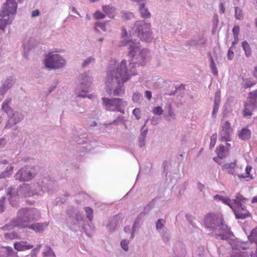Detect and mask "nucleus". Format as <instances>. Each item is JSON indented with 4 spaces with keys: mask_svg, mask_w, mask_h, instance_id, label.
I'll list each match as a JSON object with an SVG mask.
<instances>
[{
    "mask_svg": "<svg viewBox=\"0 0 257 257\" xmlns=\"http://www.w3.org/2000/svg\"><path fill=\"white\" fill-rule=\"evenodd\" d=\"M122 14V18L124 20H130L134 17V14L131 12L123 11Z\"/></svg>",
    "mask_w": 257,
    "mask_h": 257,
    "instance_id": "obj_47",
    "label": "nucleus"
},
{
    "mask_svg": "<svg viewBox=\"0 0 257 257\" xmlns=\"http://www.w3.org/2000/svg\"><path fill=\"white\" fill-rule=\"evenodd\" d=\"M80 89L81 90V92L79 93L78 96L82 98L87 97V93L88 92L89 88L80 87Z\"/></svg>",
    "mask_w": 257,
    "mask_h": 257,
    "instance_id": "obj_46",
    "label": "nucleus"
},
{
    "mask_svg": "<svg viewBox=\"0 0 257 257\" xmlns=\"http://www.w3.org/2000/svg\"><path fill=\"white\" fill-rule=\"evenodd\" d=\"M45 67L50 69H59L65 65V59L59 54L50 53L45 59Z\"/></svg>",
    "mask_w": 257,
    "mask_h": 257,
    "instance_id": "obj_9",
    "label": "nucleus"
},
{
    "mask_svg": "<svg viewBox=\"0 0 257 257\" xmlns=\"http://www.w3.org/2000/svg\"><path fill=\"white\" fill-rule=\"evenodd\" d=\"M92 80L91 77L89 75V72L81 74L79 76V87L89 88L92 83Z\"/></svg>",
    "mask_w": 257,
    "mask_h": 257,
    "instance_id": "obj_16",
    "label": "nucleus"
},
{
    "mask_svg": "<svg viewBox=\"0 0 257 257\" xmlns=\"http://www.w3.org/2000/svg\"><path fill=\"white\" fill-rule=\"evenodd\" d=\"M244 106H245L246 108H247L248 109H250L252 111H253L254 110H255L257 107V106L248 103L247 102H246L244 104Z\"/></svg>",
    "mask_w": 257,
    "mask_h": 257,
    "instance_id": "obj_63",
    "label": "nucleus"
},
{
    "mask_svg": "<svg viewBox=\"0 0 257 257\" xmlns=\"http://www.w3.org/2000/svg\"><path fill=\"white\" fill-rule=\"evenodd\" d=\"M15 80L13 76H9L2 83V86L0 87V101L4 98L5 94L10 89Z\"/></svg>",
    "mask_w": 257,
    "mask_h": 257,
    "instance_id": "obj_13",
    "label": "nucleus"
},
{
    "mask_svg": "<svg viewBox=\"0 0 257 257\" xmlns=\"http://www.w3.org/2000/svg\"><path fill=\"white\" fill-rule=\"evenodd\" d=\"M17 9L16 0H7L0 12V29L5 31L6 26L13 21Z\"/></svg>",
    "mask_w": 257,
    "mask_h": 257,
    "instance_id": "obj_3",
    "label": "nucleus"
},
{
    "mask_svg": "<svg viewBox=\"0 0 257 257\" xmlns=\"http://www.w3.org/2000/svg\"><path fill=\"white\" fill-rule=\"evenodd\" d=\"M247 103L257 106V99L250 97V96L248 95Z\"/></svg>",
    "mask_w": 257,
    "mask_h": 257,
    "instance_id": "obj_57",
    "label": "nucleus"
},
{
    "mask_svg": "<svg viewBox=\"0 0 257 257\" xmlns=\"http://www.w3.org/2000/svg\"><path fill=\"white\" fill-rule=\"evenodd\" d=\"M243 17L242 11L238 7L235 8V17L236 19L240 20Z\"/></svg>",
    "mask_w": 257,
    "mask_h": 257,
    "instance_id": "obj_45",
    "label": "nucleus"
},
{
    "mask_svg": "<svg viewBox=\"0 0 257 257\" xmlns=\"http://www.w3.org/2000/svg\"><path fill=\"white\" fill-rule=\"evenodd\" d=\"M6 248L8 257H17V252L14 251L11 247L7 246Z\"/></svg>",
    "mask_w": 257,
    "mask_h": 257,
    "instance_id": "obj_40",
    "label": "nucleus"
},
{
    "mask_svg": "<svg viewBox=\"0 0 257 257\" xmlns=\"http://www.w3.org/2000/svg\"><path fill=\"white\" fill-rule=\"evenodd\" d=\"M163 110L161 106L155 107L153 109V113L158 115H161L163 113Z\"/></svg>",
    "mask_w": 257,
    "mask_h": 257,
    "instance_id": "obj_51",
    "label": "nucleus"
},
{
    "mask_svg": "<svg viewBox=\"0 0 257 257\" xmlns=\"http://www.w3.org/2000/svg\"><path fill=\"white\" fill-rule=\"evenodd\" d=\"M238 137L242 140H248L251 137V132L247 128H242L239 132Z\"/></svg>",
    "mask_w": 257,
    "mask_h": 257,
    "instance_id": "obj_23",
    "label": "nucleus"
},
{
    "mask_svg": "<svg viewBox=\"0 0 257 257\" xmlns=\"http://www.w3.org/2000/svg\"><path fill=\"white\" fill-rule=\"evenodd\" d=\"M166 221L163 219H159L156 223V228L157 230L160 232L161 229H163L164 228V225Z\"/></svg>",
    "mask_w": 257,
    "mask_h": 257,
    "instance_id": "obj_36",
    "label": "nucleus"
},
{
    "mask_svg": "<svg viewBox=\"0 0 257 257\" xmlns=\"http://www.w3.org/2000/svg\"><path fill=\"white\" fill-rule=\"evenodd\" d=\"M121 44L129 49L128 56L131 60L128 68L126 67V61L122 60L115 69L107 73L105 81L107 93L118 96L124 94V83L129 80L131 75L136 74L135 65H144L148 54L147 49H141L140 43L136 40H123Z\"/></svg>",
    "mask_w": 257,
    "mask_h": 257,
    "instance_id": "obj_1",
    "label": "nucleus"
},
{
    "mask_svg": "<svg viewBox=\"0 0 257 257\" xmlns=\"http://www.w3.org/2000/svg\"><path fill=\"white\" fill-rule=\"evenodd\" d=\"M97 27L100 28L101 30H102L104 31H106V27L105 23H103L102 22H97L95 24V29L96 31H98Z\"/></svg>",
    "mask_w": 257,
    "mask_h": 257,
    "instance_id": "obj_52",
    "label": "nucleus"
},
{
    "mask_svg": "<svg viewBox=\"0 0 257 257\" xmlns=\"http://www.w3.org/2000/svg\"><path fill=\"white\" fill-rule=\"evenodd\" d=\"M94 61V59L92 57H89L86 59L83 63H82L81 66L84 68L87 66L89 64H90L91 62H93Z\"/></svg>",
    "mask_w": 257,
    "mask_h": 257,
    "instance_id": "obj_48",
    "label": "nucleus"
},
{
    "mask_svg": "<svg viewBox=\"0 0 257 257\" xmlns=\"http://www.w3.org/2000/svg\"><path fill=\"white\" fill-rule=\"evenodd\" d=\"M49 223L47 222H37L30 223L28 226H25L26 229H32L36 233H42L48 226Z\"/></svg>",
    "mask_w": 257,
    "mask_h": 257,
    "instance_id": "obj_15",
    "label": "nucleus"
},
{
    "mask_svg": "<svg viewBox=\"0 0 257 257\" xmlns=\"http://www.w3.org/2000/svg\"><path fill=\"white\" fill-rule=\"evenodd\" d=\"M247 200V199L243 197L240 193H237L235 199L233 200V204L231 206V208L237 219H245L250 215L249 212L243 205Z\"/></svg>",
    "mask_w": 257,
    "mask_h": 257,
    "instance_id": "obj_5",
    "label": "nucleus"
},
{
    "mask_svg": "<svg viewBox=\"0 0 257 257\" xmlns=\"http://www.w3.org/2000/svg\"><path fill=\"white\" fill-rule=\"evenodd\" d=\"M241 46L244 51V54L247 58L250 57L252 55L251 49L250 45L246 41H244L241 43Z\"/></svg>",
    "mask_w": 257,
    "mask_h": 257,
    "instance_id": "obj_26",
    "label": "nucleus"
},
{
    "mask_svg": "<svg viewBox=\"0 0 257 257\" xmlns=\"http://www.w3.org/2000/svg\"><path fill=\"white\" fill-rule=\"evenodd\" d=\"M169 166H170V164L168 163V162L167 161L165 160L163 162V164H162V166L163 168L162 174L163 175H164V176L166 177H167V175L168 174L167 170L168 169Z\"/></svg>",
    "mask_w": 257,
    "mask_h": 257,
    "instance_id": "obj_43",
    "label": "nucleus"
},
{
    "mask_svg": "<svg viewBox=\"0 0 257 257\" xmlns=\"http://www.w3.org/2000/svg\"><path fill=\"white\" fill-rule=\"evenodd\" d=\"M33 247V245L28 244L26 241H21L14 243V248L18 251H24Z\"/></svg>",
    "mask_w": 257,
    "mask_h": 257,
    "instance_id": "obj_19",
    "label": "nucleus"
},
{
    "mask_svg": "<svg viewBox=\"0 0 257 257\" xmlns=\"http://www.w3.org/2000/svg\"><path fill=\"white\" fill-rule=\"evenodd\" d=\"M239 30H240V28L238 26L236 25V26H234V27L232 29L233 37H238Z\"/></svg>",
    "mask_w": 257,
    "mask_h": 257,
    "instance_id": "obj_54",
    "label": "nucleus"
},
{
    "mask_svg": "<svg viewBox=\"0 0 257 257\" xmlns=\"http://www.w3.org/2000/svg\"><path fill=\"white\" fill-rule=\"evenodd\" d=\"M139 147L140 148H142L143 147L145 146V145L146 138L140 136L139 138Z\"/></svg>",
    "mask_w": 257,
    "mask_h": 257,
    "instance_id": "obj_61",
    "label": "nucleus"
},
{
    "mask_svg": "<svg viewBox=\"0 0 257 257\" xmlns=\"http://www.w3.org/2000/svg\"><path fill=\"white\" fill-rule=\"evenodd\" d=\"M210 68L212 70V71L214 75H217L218 74L217 69L216 67L215 63L214 60H213L212 57L211 56H210Z\"/></svg>",
    "mask_w": 257,
    "mask_h": 257,
    "instance_id": "obj_41",
    "label": "nucleus"
},
{
    "mask_svg": "<svg viewBox=\"0 0 257 257\" xmlns=\"http://www.w3.org/2000/svg\"><path fill=\"white\" fill-rule=\"evenodd\" d=\"M9 119L4 127V129L10 128L18 123L21 122L24 118V115L20 111L14 110L13 109L6 113Z\"/></svg>",
    "mask_w": 257,
    "mask_h": 257,
    "instance_id": "obj_11",
    "label": "nucleus"
},
{
    "mask_svg": "<svg viewBox=\"0 0 257 257\" xmlns=\"http://www.w3.org/2000/svg\"><path fill=\"white\" fill-rule=\"evenodd\" d=\"M86 216L90 221H91L93 219V210L90 207H86L84 208Z\"/></svg>",
    "mask_w": 257,
    "mask_h": 257,
    "instance_id": "obj_37",
    "label": "nucleus"
},
{
    "mask_svg": "<svg viewBox=\"0 0 257 257\" xmlns=\"http://www.w3.org/2000/svg\"><path fill=\"white\" fill-rule=\"evenodd\" d=\"M17 192L25 197L33 196L37 194L29 184H26L20 186Z\"/></svg>",
    "mask_w": 257,
    "mask_h": 257,
    "instance_id": "obj_14",
    "label": "nucleus"
},
{
    "mask_svg": "<svg viewBox=\"0 0 257 257\" xmlns=\"http://www.w3.org/2000/svg\"><path fill=\"white\" fill-rule=\"evenodd\" d=\"M120 245L123 250H124L125 251L128 250V247L127 241H126V240H122L120 242Z\"/></svg>",
    "mask_w": 257,
    "mask_h": 257,
    "instance_id": "obj_55",
    "label": "nucleus"
},
{
    "mask_svg": "<svg viewBox=\"0 0 257 257\" xmlns=\"http://www.w3.org/2000/svg\"><path fill=\"white\" fill-rule=\"evenodd\" d=\"M94 17L96 19H102L105 18V15L99 11H97L94 14Z\"/></svg>",
    "mask_w": 257,
    "mask_h": 257,
    "instance_id": "obj_59",
    "label": "nucleus"
},
{
    "mask_svg": "<svg viewBox=\"0 0 257 257\" xmlns=\"http://www.w3.org/2000/svg\"><path fill=\"white\" fill-rule=\"evenodd\" d=\"M251 115L252 111L244 106V109L243 110V116L245 117H250L251 116Z\"/></svg>",
    "mask_w": 257,
    "mask_h": 257,
    "instance_id": "obj_62",
    "label": "nucleus"
},
{
    "mask_svg": "<svg viewBox=\"0 0 257 257\" xmlns=\"http://www.w3.org/2000/svg\"><path fill=\"white\" fill-rule=\"evenodd\" d=\"M140 112V109L139 108H136L133 111V114L137 119H139L141 118Z\"/></svg>",
    "mask_w": 257,
    "mask_h": 257,
    "instance_id": "obj_56",
    "label": "nucleus"
},
{
    "mask_svg": "<svg viewBox=\"0 0 257 257\" xmlns=\"http://www.w3.org/2000/svg\"><path fill=\"white\" fill-rule=\"evenodd\" d=\"M19 194L14 188L9 187L7 189V196L10 203L12 206L15 207L17 205V199Z\"/></svg>",
    "mask_w": 257,
    "mask_h": 257,
    "instance_id": "obj_17",
    "label": "nucleus"
},
{
    "mask_svg": "<svg viewBox=\"0 0 257 257\" xmlns=\"http://www.w3.org/2000/svg\"><path fill=\"white\" fill-rule=\"evenodd\" d=\"M102 100L103 105L106 110L117 111L124 114V108L127 105V102L125 100L119 98H108L106 97H102Z\"/></svg>",
    "mask_w": 257,
    "mask_h": 257,
    "instance_id": "obj_7",
    "label": "nucleus"
},
{
    "mask_svg": "<svg viewBox=\"0 0 257 257\" xmlns=\"http://www.w3.org/2000/svg\"><path fill=\"white\" fill-rule=\"evenodd\" d=\"M174 253L177 256H184L186 254L185 245L181 242L177 243L175 246Z\"/></svg>",
    "mask_w": 257,
    "mask_h": 257,
    "instance_id": "obj_22",
    "label": "nucleus"
},
{
    "mask_svg": "<svg viewBox=\"0 0 257 257\" xmlns=\"http://www.w3.org/2000/svg\"><path fill=\"white\" fill-rule=\"evenodd\" d=\"M120 218V217L118 215H116L111 219L109 223L107 226L109 230L112 231L117 228L119 226Z\"/></svg>",
    "mask_w": 257,
    "mask_h": 257,
    "instance_id": "obj_21",
    "label": "nucleus"
},
{
    "mask_svg": "<svg viewBox=\"0 0 257 257\" xmlns=\"http://www.w3.org/2000/svg\"><path fill=\"white\" fill-rule=\"evenodd\" d=\"M214 199L215 200H218L224 204L228 205L230 208L231 206L233 204V200H231L229 198L227 197H224L223 196H220L219 195H216L214 196Z\"/></svg>",
    "mask_w": 257,
    "mask_h": 257,
    "instance_id": "obj_27",
    "label": "nucleus"
},
{
    "mask_svg": "<svg viewBox=\"0 0 257 257\" xmlns=\"http://www.w3.org/2000/svg\"><path fill=\"white\" fill-rule=\"evenodd\" d=\"M167 108L168 111V115H165L166 119L169 121H171V119L176 120V115L172 108V105L171 104H169L167 106Z\"/></svg>",
    "mask_w": 257,
    "mask_h": 257,
    "instance_id": "obj_25",
    "label": "nucleus"
},
{
    "mask_svg": "<svg viewBox=\"0 0 257 257\" xmlns=\"http://www.w3.org/2000/svg\"><path fill=\"white\" fill-rule=\"evenodd\" d=\"M220 102H214V106L213 108V111L212 113V117L215 118L216 117V114L218 112L219 106Z\"/></svg>",
    "mask_w": 257,
    "mask_h": 257,
    "instance_id": "obj_44",
    "label": "nucleus"
},
{
    "mask_svg": "<svg viewBox=\"0 0 257 257\" xmlns=\"http://www.w3.org/2000/svg\"><path fill=\"white\" fill-rule=\"evenodd\" d=\"M126 121V119L123 116L119 115L116 119L112 121V123H115V125H117L118 124H124Z\"/></svg>",
    "mask_w": 257,
    "mask_h": 257,
    "instance_id": "obj_38",
    "label": "nucleus"
},
{
    "mask_svg": "<svg viewBox=\"0 0 257 257\" xmlns=\"http://www.w3.org/2000/svg\"><path fill=\"white\" fill-rule=\"evenodd\" d=\"M102 10L106 14L109 15V17H111V15H112L115 11V9L110 6H103Z\"/></svg>",
    "mask_w": 257,
    "mask_h": 257,
    "instance_id": "obj_34",
    "label": "nucleus"
},
{
    "mask_svg": "<svg viewBox=\"0 0 257 257\" xmlns=\"http://www.w3.org/2000/svg\"><path fill=\"white\" fill-rule=\"evenodd\" d=\"M237 161L234 160L233 162L230 163H225L221 167L222 170L226 171L231 175H235L234 169L236 167Z\"/></svg>",
    "mask_w": 257,
    "mask_h": 257,
    "instance_id": "obj_20",
    "label": "nucleus"
},
{
    "mask_svg": "<svg viewBox=\"0 0 257 257\" xmlns=\"http://www.w3.org/2000/svg\"><path fill=\"white\" fill-rule=\"evenodd\" d=\"M252 167L250 166H247L245 168L246 175L243 174H240L238 175V177L240 178H245L249 177L250 179H253V177L251 175H250V172L251 171Z\"/></svg>",
    "mask_w": 257,
    "mask_h": 257,
    "instance_id": "obj_35",
    "label": "nucleus"
},
{
    "mask_svg": "<svg viewBox=\"0 0 257 257\" xmlns=\"http://www.w3.org/2000/svg\"><path fill=\"white\" fill-rule=\"evenodd\" d=\"M37 173L36 165H28L21 168L15 175L14 177L16 180L20 182H27L33 179Z\"/></svg>",
    "mask_w": 257,
    "mask_h": 257,
    "instance_id": "obj_8",
    "label": "nucleus"
},
{
    "mask_svg": "<svg viewBox=\"0 0 257 257\" xmlns=\"http://www.w3.org/2000/svg\"><path fill=\"white\" fill-rule=\"evenodd\" d=\"M142 96V94L138 92L134 93L133 95V101L135 102H139L140 98Z\"/></svg>",
    "mask_w": 257,
    "mask_h": 257,
    "instance_id": "obj_49",
    "label": "nucleus"
},
{
    "mask_svg": "<svg viewBox=\"0 0 257 257\" xmlns=\"http://www.w3.org/2000/svg\"><path fill=\"white\" fill-rule=\"evenodd\" d=\"M206 227L214 233L215 236L228 241L234 249L246 250L248 248L247 243L234 240V236L231 229L225 223L223 218L219 215L209 214L205 219Z\"/></svg>",
    "mask_w": 257,
    "mask_h": 257,
    "instance_id": "obj_2",
    "label": "nucleus"
},
{
    "mask_svg": "<svg viewBox=\"0 0 257 257\" xmlns=\"http://www.w3.org/2000/svg\"><path fill=\"white\" fill-rule=\"evenodd\" d=\"M44 250L42 253L43 257H55V253L48 245H45Z\"/></svg>",
    "mask_w": 257,
    "mask_h": 257,
    "instance_id": "obj_28",
    "label": "nucleus"
},
{
    "mask_svg": "<svg viewBox=\"0 0 257 257\" xmlns=\"http://www.w3.org/2000/svg\"><path fill=\"white\" fill-rule=\"evenodd\" d=\"M163 240L166 242H169L171 239V235L169 231L166 228H164L161 232Z\"/></svg>",
    "mask_w": 257,
    "mask_h": 257,
    "instance_id": "obj_32",
    "label": "nucleus"
},
{
    "mask_svg": "<svg viewBox=\"0 0 257 257\" xmlns=\"http://www.w3.org/2000/svg\"><path fill=\"white\" fill-rule=\"evenodd\" d=\"M5 197H2L0 199V212L2 213L5 211V206H4V202H5Z\"/></svg>",
    "mask_w": 257,
    "mask_h": 257,
    "instance_id": "obj_58",
    "label": "nucleus"
},
{
    "mask_svg": "<svg viewBox=\"0 0 257 257\" xmlns=\"http://www.w3.org/2000/svg\"><path fill=\"white\" fill-rule=\"evenodd\" d=\"M147 121H148V119L146 120V122L145 123V124L143 125V126H142V127L141 128V133L140 136H141L142 137L146 138V136L148 133V128H146V122Z\"/></svg>",
    "mask_w": 257,
    "mask_h": 257,
    "instance_id": "obj_50",
    "label": "nucleus"
},
{
    "mask_svg": "<svg viewBox=\"0 0 257 257\" xmlns=\"http://www.w3.org/2000/svg\"><path fill=\"white\" fill-rule=\"evenodd\" d=\"M4 236L6 238L9 239H14L19 237V234L17 232L14 231L10 233H5Z\"/></svg>",
    "mask_w": 257,
    "mask_h": 257,
    "instance_id": "obj_39",
    "label": "nucleus"
},
{
    "mask_svg": "<svg viewBox=\"0 0 257 257\" xmlns=\"http://www.w3.org/2000/svg\"><path fill=\"white\" fill-rule=\"evenodd\" d=\"M186 218L188 222L194 228H196L197 225H196L195 223L194 222L193 220L194 218L193 216L189 214H186Z\"/></svg>",
    "mask_w": 257,
    "mask_h": 257,
    "instance_id": "obj_42",
    "label": "nucleus"
},
{
    "mask_svg": "<svg viewBox=\"0 0 257 257\" xmlns=\"http://www.w3.org/2000/svg\"><path fill=\"white\" fill-rule=\"evenodd\" d=\"M151 24L138 21L135 24V32L142 41H146L150 36Z\"/></svg>",
    "mask_w": 257,
    "mask_h": 257,
    "instance_id": "obj_10",
    "label": "nucleus"
},
{
    "mask_svg": "<svg viewBox=\"0 0 257 257\" xmlns=\"http://www.w3.org/2000/svg\"><path fill=\"white\" fill-rule=\"evenodd\" d=\"M11 101L12 98L10 97H7L3 103L2 110L5 112L8 113V112H9V110L12 109V108L9 106V104L11 102Z\"/></svg>",
    "mask_w": 257,
    "mask_h": 257,
    "instance_id": "obj_29",
    "label": "nucleus"
},
{
    "mask_svg": "<svg viewBox=\"0 0 257 257\" xmlns=\"http://www.w3.org/2000/svg\"><path fill=\"white\" fill-rule=\"evenodd\" d=\"M15 227L22 229V226L19 224L16 218H13L10 222L1 227V229L3 230H11Z\"/></svg>",
    "mask_w": 257,
    "mask_h": 257,
    "instance_id": "obj_18",
    "label": "nucleus"
},
{
    "mask_svg": "<svg viewBox=\"0 0 257 257\" xmlns=\"http://www.w3.org/2000/svg\"><path fill=\"white\" fill-rule=\"evenodd\" d=\"M67 224L69 228L77 231L83 224V218L80 212L74 207L70 206L67 210Z\"/></svg>",
    "mask_w": 257,
    "mask_h": 257,
    "instance_id": "obj_6",
    "label": "nucleus"
},
{
    "mask_svg": "<svg viewBox=\"0 0 257 257\" xmlns=\"http://www.w3.org/2000/svg\"><path fill=\"white\" fill-rule=\"evenodd\" d=\"M39 211L34 208H23L19 210L16 218L22 229H26L31 222L38 220L40 218Z\"/></svg>",
    "mask_w": 257,
    "mask_h": 257,
    "instance_id": "obj_4",
    "label": "nucleus"
},
{
    "mask_svg": "<svg viewBox=\"0 0 257 257\" xmlns=\"http://www.w3.org/2000/svg\"><path fill=\"white\" fill-rule=\"evenodd\" d=\"M232 134V128L231 127L230 123L228 120H226L222 126L219 139L221 142H229L231 141Z\"/></svg>",
    "mask_w": 257,
    "mask_h": 257,
    "instance_id": "obj_12",
    "label": "nucleus"
},
{
    "mask_svg": "<svg viewBox=\"0 0 257 257\" xmlns=\"http://www.w3.org/2000/svg\"><path fill=\"white\" fill-rule=\"evenodd\" d=\"M220 102V91L218 90L215 92V96L214 99V102Z\"/></svg>",
    "mask_w": 257,
    "mask_h": 257,
    "instance_id": "obj_60",
    "label": "nucleus"
},
{
    "mask_svg": "<svg viewBox=\"0 0 257 257\" xmlns=\"http://www.w3.org/2000/svg\"><path fill=\"white\" fill-rule=\"evenodd\" d=\"M56 87V85L51 86L48 88V90L47 91H45L44 92L45 95L47 96L48 95H49L55 89Z\"/></svg>",
    "mask_w": 257,
    "mask_h": 257,
    "instance_id": "obj_64",
    "label": "nucleus"
},
{
    "mask_svg": "<svg viewBox=\"0 0 257 257\" xmlns=\"http://www.w3.org/2000/svg\"><path fill=\"white\" fill-rule=\"evenodd\" d=\"M14 169V167L11 166L8 167L4 171L0 173V179L5 178L9 177Z\"/></svg>",
    "mask_w": 257,
    "mask_h": 257,
    "instance_id": "obj_33",
    "label": "nucleus"
},
{
    "mask_svg": "<svg viewBox=\"0 0 257 257\" xmlns=\"http://www.w3.org/2000/svg\"><path fill=\"white\" fill-rule=\"evenodd\" d=\"M139 11L141 17L144 19H148L151 17V13L146 7L145 3H142L139 6Z\"/></svg>",
    "mask_w": 257,
    "mask_h": 257,
    "instance_id": "obj_24",
    "label": "nucleus"
},
{
    "mask_svg": "<svg viewBox=\"0 0 257 257\" xmlns=\"http://www.w3.org/2000/svg\"><path fill=\"white\" fill-rule=\"evenodd\" d=\"M248 239L251 241L254 242L256 244V253H257V227L252 229L251 231L250 234L248 236Z\"/></svg>",
    "mask_w": 257,
    "mask_h": 257,
    "instance_id": "obj_31",
    "label": "nucleus"
},
{
    "mask_svg": "<svg viewBox=\"0 0 257 257\" xmlns=\"http://www.w3.org/2000/svg\"><path fill=\"white\" fill-rule=\"evenodd\" d=\"M233 49L232 47H230L228 50L227 52V58L229 60H231L233 59L234 57V52L233 50H232Z\"/></svg>",
    "mask_w": 257,
    "mask_h": 257,
    "instance_id": "obj_53",
    "label": "nucleus"
},
{
    "mask_svg": "<svg viewBox=\"0 0 257 257\" xmlns=\"http://www.w3.org/2000/svg\"><path fill=\"white\" fill-rule=\"evenodd\" d=\"M242 85L245 88H250L256 84V81L252 80L251 78H243Z\"/></svg>",
    "mask_w": 257,
    "mask_h": 257,
    "instance_id": "obj_30",
    "label": "nucleus"
}]
</instances>
